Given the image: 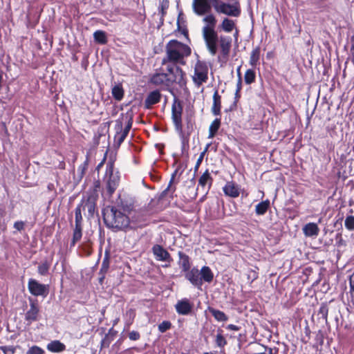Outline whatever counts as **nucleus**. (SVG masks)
<instances>
[{"label":"nucleus","mask_w":354,"mask_h":354,"mask_svg":"<svg viewBox=\"0 0 354 354\" xmlns=\"http://www.w3.org/2000/svg\"><path fill=\"white\" fill-rule=\"evenodd\" d=\"M203 21L205 25L202 28V35L209 53L214 56L217 53L218 44L219 43L222 55L223 56L228 55L231 48L232 39L227 36H218L215 30L216 25L215 17L212 14L207 15L203 19Z\"/></svg>","instance_id":"obj_1"},{"label":"nucleus","mask_w":354,"mask_h":354,"mask_svg":"<svg viewBox=\"0 0 354 354\" xmlns=\"http://www.w3.org/2000/svg\"><path fill=\"white\" fill-rule=\"evenodd\" d=\"M190 54L191 48L187 45L176 40H171L166 46V57L162 59V65L163 67L170 64L184 65V58Z\"/></svg>","instance_id":"obj_2"},{"label":"nucleus","mask_w":354,"mask_h":354,"mask_svg":"<svg viewBox=\"0 0 354 354\" xmlns=\"http://www.w3.org/2000/svg\"><path fill=\"white\" fill-rule=\"evenodd\" d=\"M165 67V68L162 67L160 69V72H157L151 76V84L156 86H169L174 82L182 83L185 73L178 66L170 64Z\"/></svg>","instance_id":"obj_3"},{"label":"nucleus","mask_w":354,"mask_h":354,"mask_svg":"<svg viewBox=\"0 0 354 354\" xmlns=\"http://www.w3.org/2000/svg\"><path fill=\"white\" fill-rule=\"evenodd\" d=\"M103 218L107 227L118 230H124L130 225L129 216L114 206L104 209Z\"/></svg>","instance_id":"obj_4"},{"label":"nucleus","mask_w":354,"mask_h":354,"mask_svg":"<svg viewBox=\"0 0 354 354\" xmlns=\"http://www.w3.org/2000/svg\"><path fill=\"white\" fill-rule=\"evenodd\" d=\"M104 180L106 182V188L111 196L116 189L120 182L118 171H114L113 163L109 162L106 164Z\"/></svg>","instance_id":"obj_5"},{"label":"nucleus","mask_w":354,"mask_h":354,"mask_svg":"<svg viewBox=\"0 0 354 354\" xmlns=\"http://www.w3.org/2000/svg\"><path fill=\"white\" fill-rule=\"evenodd\" d=\"M194 69L192 80L197 86H200L208 79V66L205 62L198 60Z\"/></svg>","instance_id":"obj_6"},{"label":"nucleus","mask_w":354,"mask_h":354,"mask_svg":"<svg viewBox=\"0 0 354 354\" xmlns=\"http://www.w3.org/2000/svg\"><path fill=\"white\" fill-rule=\"evenodd\" d=\"M29 292L34 296L46 297L48 294V286L40 283L34 279H30L28 283Z\"/></svg>","instance_id":"obj_7"},{"label":"nucleus","mask_w":354,"mask_h":354,"mask_svg":"<svg viewBox=\"0 0 354 354\" xmlns=\"http://www.w3.org/2000/svg\"><path fill=\"white\" fill-rule=\"evenodd\" d=\"M214 5V8L217 12L223 13L228 16L238 17L241 10L238 4L231 5L226 3H218Z\"/></svg>","instance_id":"obj_8"},{"label":"nucleus","mask_w":354,"mask_h":354,"mask_svg":"<svg viewBox=\"0 0 354 354\" xmlns=\"http://www.w3.org/2000/svg\"><path fill=\"white\" fill-rule=\"evenodd\" d=\"M216 1L217 0H193L192 8L196 15L200 16L204 15L210 12L212 3Z\"/></svg>","instance_id":"obj_9"},{"label":"nucleus","mask_w":354,"mask_h":354,"mask_svg":"<svg viewBox=\"0 0 354 354\" xmlns=\"http://www.w3.org/2000/svg\"><path fill=\"white\" fill-rule=\"evenodd\" d=\"M152 252L157 261H165L170 263L172 258L169 253L160 245H155L152 248Z\"/></svg>","instance_id":"obj_10"},{"label":"nucleus","mask_w":354,"mask_h":354,"mask_svg":"<svg viewBox=\"0 0 354 354\" xmlns=\"http://www.w3.org/2000/svg\"><path fill=\"white\" fill-rule=\"evenodd\" d=\"M186 279L194 286L201 288L202 286V278L199 270L193 268L190 270L187 271L185 274Z\"/></svg>","instance_id":"obj_11"},{"label":"nucleus","mask_w":354,"mask_h":354,"mask_svg":"<svg viewBox=\"0 0 354 354\" xmlns=\"http://www.w3.org/2000/svg\"><path fill=\"white\" fill-rule=\"evenodd\" d=\"M172 120L178 131L182 130V106L180 104L174 103L172 106Z\"/></svg>","instance_id":"obj_12"},{"label":"nucleus","mask_w":354,"mask_h":354,"mask_svg":"<svg viewBox=\"0 0 354 354\" xmlns=\"http://www.w3.org/2000/svg\"><path fill=\"white\" fill-rule=\"evenodd\" d=\"M130 218V223L136 226L141 227L145 221L146 212L144 210H134L131 214L128 215Z\"/></svg>","instance_id":"obj_13"},{"label":"nucleus","mask_w":354,"mask_h":354,"mask_svg":"<svg viewBox=\"0 0 354 354\" xmlns=\"http://www.w3.org/2000/svg\"><path fill=\"white\" fill-rule=\"evenodd\" d=\"M175 308L178 314L185 315L192 311L193 306L187 299H183L176 303Z\"/></svg>","instance_id":"obj_14"},{"label":"nucleus","mask_w":354,"mask_h":354,"mask_svg":"<svg viewBox=\"0 0 354 354\" xmlns=\"http://www.w3.org/2000/svg\"><path fill=\"white\" fill-rule=\"evenodd\" d=\"M223 190L225 195L232 198H236L240 194L239 186L232 181L227 182L223 187Z\"/></svg>","instance_id":"obj_15"},{"label":"nucleus","mask_w":354,"mask_h":354,"mask_svg":"<svg viewBox=\"0 0 354 354\" xmlns=\"http://www.w3.org/2000/svg\"><path fill=\"white\" fill-rule=\"evenodd\" d=\"M39 309L35 302L30 301V309L25 315V319L30 324L37 320Z\"/></svg>","instance_id":"obj_16"},{"label":"nucleus","mask_w":354,"mask_h":354,"mask_svg":"<svg viewBox=\"0 0 354 354\" xmlns=\"http://www.w3.org/2000/svg\"><path fill=\"white\" fill-rule=\"evenodd\" d=\"M303 232L306 236H317L319 232L317 225L315 223H308L303 227Z\"/></svg>","instance_id":"obj_17"},{"label":"nucleus","mask_w":354,"mask_h":354,"mask_svg":"<svg viewBox=\"0 0 354 354\" xmlns=\"http://www.w3.org/2000/svg\"><path fill=\"white\" fill-rule=\"evenodd\" d=\"M221 97L219 95L218 90H216L213 95V104L212 112L214 115H221Z\"/></svg>","instance_id":"obj_18"},{"label":"nucleus","mask_w":354,"mask_h":354,"mask_svg":"<svg viewBox=\"0 0 354 354\" xmlns=\"http://www.w3.org/2000/svg\"><path fill=\"white\" fill-rule=\"evenodd\" d=\"M160 93L158 91L151 92L147 97L145 104L147 108H149L153 104L158 103L160 100Z\"/></svg>","instance_id":"obj_19"},{"label":"nucleus","mask_w":354,"mask_h":354,"mask_svg":"<svg viewBox=\"0 0 354 354\" xmlns=\"http://www.w3.org/2000/svg\"><path fill=\"white\" fill-rule=\"evenodd\" d=\"M118 207L119 209L123 210V213L128 214L130 215L134 211L133 204L131 201L120 199V202H118Z\"/></svg>","instance_id":"obj_20"},{"label":"nucleus","mask_w":354,"mask_h":354,"mask_svg":"<svg viewBox=\"0 0 354 354\" xmlns=\"http://www.w3.org/2000/svg\"><path fill=\"white\" fill-rule=\"evenodd\" d=\"M179 265L183 268V270L187 272L190 268L189 258L183 252H178Z\"/></svg>","instance_id":"obj_21"},{"label":"nucleus","mask_w":354,"mask_h":354,"mask_svg":"<svg viewBox=\"0 0 354 354\" xmlns=\"http://www.w3.org/2000/svg\"><path fill=\"white\" fill-rule=\"evenodd\" d=\"M199 272L201 273L202 281H204L205 282L210 283L213 280L214 274L209 267L203 266Z\"/></svg>","instance_id":"obj_22"},{"label":"nucleus","mask_w":354,"mask_h":354,"mask_svg":"<svg viewBox=\"0 0 354 354\" xmlns=\"http://www.w3.org/2000/svg\"><path fill=\"white\" fill-rule=\"evenodd\" d=\"M65 348L66 346L58 340L53 341L47 345V349L54 353L63 351Z\"/></svg>","instance_id":"obj_23"},{"label":"nucleus","mask_w":354,"mask_h":354,"mask_svg":"<svg viewBox=\"0 0 354 354\" xmlns=\"http://www.w3.org/2000/svg\"><path fill=\"white\" fill-rule=\"evenodd\" d=\"M212 177L208 171H206L199 178L198 180V185L201 186L203 188H205L207 186V189H209L211 184H212Z\"/></svg>","instance_id":"obj_24"},{"label":"nucleus","mask_w":354,"mask_h":354,"mask_svg":"<svg viewBox=\"0 0 354 354\" xmlns=\"http://www.w3.org/2000/svg\"><path fill=\"white\" fill-rule=\"evenodd\" d=\"M269 207L270 201H263L256 205L255 212L257 215H263L267 212Z\"/></svg>","instance_id":"obj_25"},{"label":"nucleus","mask_w":354,"mask_h":354,"mask_svg":"<svg viewBox=\"0 0 354 354\" xmlns=\"http://www.w3.org/2000/svg\"><path fill=\"white\" fill-rule=\"evenodd\" d=\"M221 126V120L218 118L215 119L209 127L208 138H213Z\"/></svg>","instance_id":"obj_26"},{"label":"nucleus","mask_w":354,"mask_h":354,"mask_svg":"<svg viewBox=\"0 0 354 354\" xmlns=\"http://www.w3.org/2000/svg\"><path fill=\"white\" fill-rule=\"evenodd\" d=\"M221 28L223 31L230 32L235 28V24L233 20L225 18L221 24Z\"/></svg>","instance_id":"obj_27"},{"label":"nucleus","mask_w":354,"mask_h":354,"mask_svg":"<svg viewBox=\"0 0 354 354\" xmlns=\"http://www.w3.org/2000/svg\"><path fill=\"white\" fill-rule=\"evenodd\" d=\"M95 41L100 44H105L107 43V37L104 31L97 30L93 33Z\"/></svg>","instance_id":"obj_28"},{"label":"nucleus","mask_w":354,"mask_h":354,"mask_svg":"<svg viewBox=\"0 0 354 354\" xmlns=\"http://www.w3.org/2000/svg\"><path fill=\"white\" fill-rule=\"evenodd\" d=\"M209 312L218 322H226L228 319L227 316L223 311L214 308H210Z\"/></svg>","instance_id":"obj_29"},{"label":"nucleus","mask_w":354,"mask_h":354,"mask_svg":"<svg viewBox=\"0 0 354 354\" xmlns=\"http://www.w3.org/2000/svg\"><path fill=\"white\" fill-rule=\"evenodd\" d=\"M82 236V227L75 226L73 233V239L71 243V246H74L79 241Z\"/></svg>","instance_id":"obj_30"},{"label":"nucleus","mask_w":354,"mask_h":354,"mask_svg":"<svg viewBox=\"0 0 354 354\" xmlns=\"http://www.w3.org/2000/svg\"><path fill=\"white\" fill-rule=\"evenodd\" d=\"M259 57L260 49L259 48H256L251 53L250 58V64L252 66H255L259 62Z\"/></svg>","instance_id":"obj_31"},{"label":"nucleus","mask_w":354,"mask_h":354,"mask_svg":"<svg viewBox=\"0 0 354 354\" xmlns=\"http://www.w3.org/2000/svg\"><path fill=\"white\" fill-rule=\"evenodd\" d=\"M82 205H79L75 209V226L82 227Z\"/></svg>","instance_id":"obj_32"},{"label":"nucleus","mask_w":354,"mask_h":354,"mask_svg":"<svg viewBox=\"0 0 354 354\" xmlns=\"http://www.w3.org/2000/svg\"><path fill=\"white\" fill-rule=\"evenodd\" d=\"M255 77V72L252 69H248L245 73L244 80L247 84H250L254 82Z\"/></svg>","instance_id":"obj_33"},{"label":"nucleus","mask_w":354,"mask_h":354,"mask_svg":"<svg viewBox=\"0 0 354 354\" xmlns=\"http://www.w3.org/2000/svg\"><path fill=\"white\" fill-rule=\"evenodd\" d=\"M112 95L115 100H120L124 95L123 89L120 86H115L112 88Z\"/></svg>","instance_id":"obj_34"},{"label":"nucleus","mask_w":354,"mask_h":354,"mask_svg":"<svg viewBox=\"0 0 354 354\" xmlns=\"http://www.w3.org/2000/svg\"><path fill=\"white\" fill-rule=\"evenodd\" d=\"M88 158H86V160L84 162V163L81 165L77 169V176L80 179L82 178L86 170L88 168Z\"/></svg>","instance_id":"obj_35"},{"label":"nucleus","mask_w":354,"mask_h":354,"mask_svg":"<svg viewBox=\"0 0 354 354\" xmlns=\"http://www.w3.org/2000/svg\"><path fill=\"white\" fill-rule=\"evenodd\" d=\"M344 225L347 230L351 231L354 230V216H347L344 221Z\"/></svg>","instance_id":"obj_36"},{"label":"nucleus","mask_w":354,"mask_h":354,"mask_svg":"<svg viewBox=\"0 0 354 354\" xmlns=\"http://www.w3.org/2000/svg\"><path fill=\"white\" fill-rule=\"evenodd\" d=\"M216 344L218 347L223 348L227 344V341L221 333L216 337Z\"/></svg>","instance_id":"obj_37"},{"label":"nucleus","mask_w":354,"mask_h":354,"mask_svg":"<svg viewBox=\"0 0 354 354\" xmlns=\"http://www.w3.org/2000/svg\"><path fill=\"white\" fill-rule=\"evenodd\" d=\"M171 326V324L168 321H164L158 325V330L161 333H164Z\"/></svg>","instance_id":"obj_38"},{"label":"nucleus","mask_w":354,"mask_h":354,"mask_svg":"<svg viewBox=\"0 0 354 354\" xmlns=\"http://www.w3.org/2000/svg\"><path fill=\"white\" fill-rule=\"evenodd\" d=\"M26 354H44V351L39 346H33L29 348Z\"/></svg>","instance_id":"obj_39"},{"label":"nucleus","mask_w":354,"mask_h":354,"mask_svg":"<svg viewBox=\"0 0 354 354\" xmlns=\"http://www.w3.org/2000/svg\"><path fill=\"white\" fill-rule=\"evenodd\" d=\"M49 266L46 263H44L38 266V272L41 275H46L48 271Z\"/></svg>","instance_id":"obj_40"},{"label":"nucleus","mask_w":354,"mask_h":354,"mask_svg":"<svg viewBox=\"0 0 354 354\" xmlns=\"http://www.w3.org/2000/svg\"><path fill=\"white\" fill-rule=\"evenodd\" d=\"M87 208L88 212L92 214L94 212V209H95V205L90 202V201H87L84 204V209L85 208Z\"/></svg>","instance_id":"obj_41"},{"label":"nucleus","mask_w":354,"mask_h":354,"mask_svg":"<svg viewBox=\"0 0 354 354\" xmlns=\"http://www.w3.org/2000/svg\"><path fill=\"white\" fill-rule=\"evenodd\" d=\"M81 248L84 250L85 255L88 256L91 254V244L89 243L82 244Z\"/></svg>","instance_id":"obj_42"},{"label":"nucleus","mask_w":354,"mask_h":354,"mask_svg":"<svg viewBox=\"0 0 354 354\" xmlns=\"http://www.w3.org/2000/svg\"><path fill=\"white\" fill-rule=\"evenodd\" d=\"M109 269V262L104 259L102 263L101 269L100 270V274H105Z\"/></svg>","instance_id":"obj_43"},{"label":"nucleus","mask_w":354,"mask_h":354,"mask_svg":"<svg viewBox=\"0 0 354 354\" xmlns=\"http://www.w3.org/2000/svg\"><path fill=\"white\" fill-rule=\"evenodd\" d=\"M140 335L137 331H131L129 334V337L131 340H138L140 338Z\"/></svg>","instance_id":"obj_44"},{"label":"nucleus","mask_w":354,"mask_h":354,"mask_svg":"<svg viewBox=\"0 0 354 354\" xmlns=\"http://www.w3.org/2000/svg\"><path fill=\"white\" fill-rule=\"evenodd\" d=\"M349 284H350V292L352 295L354 292V272L349 277Z\"/></svg>","instance_id":"obj_45"},{"label":"nucleus","mask_w":354,"mask_h":354,"mask_svg":"<svg viewBox=\"0 0 354 354\" xmlns=\"http://www.w3.org/2000/svg\"><path fill=\"white\" fill-rule=\"evenodd\" d=\"M205 151L206 150H205L204 151H203L201 155L199 156L197 161H196V165H195V169L197 170L200 166V165L201 164L203 160V158H204V155L205 153Z\"/></svg>","instance_id":"obj_46"},{"label":"nucleus","mask_w":354,"mask_h":354,"mask_svg":"<svg viewBox=\"0 0 354 354\" xmlns=\"http://www.w3.org/2000/svg\"><path fill=\"white\" fill-rule=\"evenodd\" d=\"M14 227L18 231H21L24 228V223L22 221H17L14 224Z\"/></svg>","instance_id":"obj_47"},{"label":"nucleus","mask_w":354,"mask_h":354,"mask_svg":"<svg viewBox=\"0 0 354 354\" xmlns=\"http://www.w3.org/2000/svg\"><path fill=\"white\" fill-rule=\"evenodd\" d=\"M328 308L326 306H323L319 309V313L322 315V317L326 318L328 315Z\"/></svg>","instance_id":"obj_48"},{"label":"nucleus","mask_w":354,"mask_h":354,"mask_svg":"<svg viewBox=\"0 0 354 354\" xmlns=\"http://www.w3.org/2000/svg\"><path fill=\"white\" fill-rule=\"evenodd\" d=\"M227 328L234 331H238L239 330V327L234 324H229L227 326Z\"/></svg>","instance_id":"obj_49"},{"label":"nucleus","mask_w":354,"mask_h":354,"mask_svg":"<svg viewBox=\"0 0 354 354\" xmlns=\"http://www.w3.org/2000/svg\"><path fill=\"white\" fill-rule=\"evenodd\" d=\"M241 66H239L238 68H237V75H238V77H239V84H241Z\"/></svg>","instance_id":"obj_50"},{"label":"nucleus","mask_w":354,"mask_h":354,"mask_svg":"<svg viewBox=\"0 0 354 354\" xmlns=\"http://www.w3.org/2000/svg\"><path fill=\"white\" fill-rule=\"evenodd\" d=\"M168 6V1H165L163 0L162 2V4H161V9L163 11V10L166 8H167Z\"/></svg>","instance_id":"obj_51"},{"label":"nucleus","mask_w":354,"mask_h":354,"mask_svg":"<svg viewBox=\"0 0 354 354\" xmlns=\"http://www.w3.org/2000/svg\"><path fill=\"white\" fill-rule=\"evenodd\" d=\"M131 128V125H128L124 130L123 131V133H124V136H127L128 133H129V129Z\"/></svg>","instance_id":"obj_52"},{"label":"nucleus","mask_w":354,"mask_h":354,"mask_svg":"<svg viewBox=\"0 0 354 354\" xmlns=\"http://www.w3.org/2000/svg\"><path fill=\"white\" fill-rule=\"evenodd\" d=\"M351 55H352L353 58L354 59V42L351 45Z\"/></svg>","instance_id":"obj_53"},{"label":"nucleus","mask_w":354,"mask_h":354,"mask_svg":"<svg viewBox=\"0 0 354 354\" xmlns=\"http://www.w3.org/2000/svg\"><path fill=\"white\" fill-rule=\"evenodd\" d=\"M173 179H174V176H172L171 180L169 181L168 187L164 191V192H167L169 189V187L171 186V183H173Z\"/></svg>","instance_id":"obj_54"},{"label":"nucleus","mask_w":354,"mask_h":354,"mask_svg":"<svg viewBox=\"0 0 354 354\" xmlns=\"http://www.w3.org/2000/svg\"><path fill=\"white\" fill-rule=\"evenodd\" d=\"M129 313L130 317H133L134 315H135L134 311L133 310H130L129 311Z\"/></svg>","instance_id":"obj_55"},{"label":"nucleus","mask_w":354,"mask_h":354,"mask_svg":"<svg viewBox=\"0 0 354 354\" xmlns=\"http://www.w3.org/2000/svg\"><path fill=\"white\" fill-rule=\"evenodd\" d=\"M101 277H100V282L102 283L103 279H104V274H100Z\"/></svg>","instance_id":"obj_56"},{"label":"nucleus","mask_w":354,"mask_h":354,"mask_svg":"<svg viewBox=\"0 0 354 354\" xmlns=\"http://www.w3.org/2000/svg\"><path fill=\"white\" fill-rule=\"evenodd\" d=\"M241 84H239V82L237 83V89H236V93L239 92V91L241 90Z\"/></svg>","instance_id":"obj_57"},{"label":"nucleus","mask_w":354,"mask_h":354,"mask_svg":"<svg viewBox=\"0 0 354 354\" xmlns=\"http://www.w3.org/2000/svg\"><path fill=\"white\" fill-rule=\"evenodd\" d=\"M126 136H124V133H122L120 138V141L122 142L124 140V139L125 138Z\"/></svg>","instance_id":"obj_58"},{"label":"nucleus","mask_w":354,"mask_h":354,"mask_svg":"<svg viewBox=\"0 0 354 354\" xmlns=\"http://www.w3.org/2000/svg\"><path fill=\"white\" fill-rule=\"evenodd\" d=\"M126 136H124V133H122L120 138V141L122 142L124 140V139L125 138Z\"/></svg>","instance_id":"obj_59"},{"label":"nucleus","mask_w":354,"mask_h":354,"mask_svg":"<svg viewBox=\"0 0 354 354\" xmlns=\"http://www.w3.org/2000/svg\"><path fill=\"white\" fill-rule=\"evenodd\" d=\"M238 35V31H236L235 34H234V37H236Z\"/></svg>","instance_id":"obj_60"}]
</instances>
